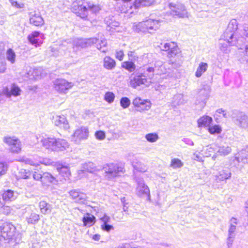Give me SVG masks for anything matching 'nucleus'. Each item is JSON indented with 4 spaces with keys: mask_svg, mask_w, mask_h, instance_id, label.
<instances>
[{
    "mask_svg": "<svg viewBox=\"0 0 248 248\" xmlns=\"http://www.w3.org/2000/svg\"><path fill=\"white\" fill-rule=\"evenodd\" d=\"M43 146L51 151L62 152L69 148L68 143L63 139H55L53 138H45L42 140Z\"/></svg>",
    "mask_w": 248,
    "mask_h": 248,
    "instance_id": "1",
    "label": "nucleus"
},
{
    "mask_svg": "<svg viewBox=\"0 0 248 248\" xmlns=\"http://www.w3.org/2000/svg\"><path fill=\"white\" fill-rule=\"evenodd\" d=\"M160 23L159 20L149 19L135 24L134 28L138 31L152 33L159 28Z\"/></svg>",
    "mask_w": 248,
    "mask_h": 248,
    "instance_id": "2",
    "label": "nucleus"
},
{
    "mask_svg": "<svg viewBox=\"0 0 248 248\" xmlns=\"http://www.w3.org/2000/svg\"><path fill=\"white\" fill-rule=\"evenodd\" d=\"M163 50L169 51V57L172 63L182 61V55L180 49L174 42L165 43L163 46Z\"/></svg>",
    "mask_w": 248,
    "mask_h": 248,
    "instance_id": "3",
    "label": "nucleus"
},
{
    "mask_svg": "<svg viewBox=\"0 0 248 248\" xmlns=\"http://www.w3.org/2000/svg\"><path fill=\"white\" fill-rule=\"evenodd\" d=\"M103 170L107 175L111 178L119 176L125 172L124 166L115 163L105 164Z\"/></svg>",
    "mask_w": 248,
    "mask_h": 248,
    "instance_id": "4",
    "label": "nucleus"
},
{
    "mask_svg": "<svg viewBox=\"0 0 248 248\" xmlns=\"http://www.w3.org/2000/svg\"><path fill=\"white\" fill-rule=\"evenodd\" d=\"M71 9L73 12L82 18H86L88 17V4L82 1H74Z\"/></svg>",
    "mask_w": 248,
    "mask_h": 248,
    "instance_id": "5",
    "label": "nucleus"
},
{
    "mask_svg": "<svg viewBox=\"0 0 248 248\" xmlns=\"http://www.w3.org/2000/svg\"><path fill=\"white\" fill-rule=\"evenodd\" d=\"M73 86V83L64 78H57L53 81L54 88L60 93H67L68 91L71 89Z\"/></svg>",
    "mask_w": 248,
    "mask_h": 248,
    "instance_id": "6",
    "label": "nucleus"
},
{
    "mask_svg": "<svg viewBox=\"0 0 248 248\" xmlns=\"http://www.w3.org/2000/svg\"><path fill=\"white\" fill-rule=\"evenodd\" d=\"M132 104L136 110L140 112L149 110L152 107V103L149 99L137 96L132 101Z\"/></svg>",
    "mask_w": 248,
    "mask_h": 248,
    "instance_id": "7",
    "label": "nucleus"
},
{
    "mask_svg": "<svg viewBox=\"0 0 248 248\" xmlns=\"http://www.w3.org/2000/svg\"><path fill=\"white\" fill-rule=\"evenodd\" d=\"M169 7L170 10V14L173 16L183 18L189 17V15L183 5L170 3Z\"/></svg>",
    "mask_w": 248,
    "mask_h": 248,
    "instance_id": "8",
    "label": "nucleus"
},
{
    "mask_svg": "<svg viewBox=\"0 0 248 248\" xmlns=\"http://www.w3.org/2000/svg\"><path fill=\"white\" fill-rule=\"evenodd\" d=\"M147 82V79L141 74H131L128 81V86L133 88L137 89L142 85H144Z\"/></svg>",
    "mask_w": 248,
    "mask_h": 248,
    "instance_id": "9",
    "label": "nucleus"
},
{
    "mask_svg": "<svg viewBox=\"0 0 248 248\" xmlns=\"http://www.w3.org/2000/svg\"><path fill=\"white\" fill-rule=\"evenodd\" d=\"M136 193L139 197L149 198L150 190L149 186L144 180H141L137 181L136 187Z\"/></svg>",
    "mask_w": 248,
    "mask_h": 248,
    "instance_id": "10",
    "label": "nucleus"
},
{
    "mask_svg": "<svg viewBox=\"0 0 248 248\" xmlns=\"http://www.w3.org/2000/svg\"><path fill=\"white\" fill-rule=\"evenodd\" d=\"M44 35L38 31H33L28 36L29 42L36 47L40 46L43 44Z\"/></svg>",
    "mask_w": 248,
    "mask_h": 248,
    "instance_id": "11",
    "label": "nucleus"
},
{
    "mask_svg": "<svg viewBox=\"0 0 248 248\" xmlns=\"http://www.w3.org/2000/svg\"><path fill=\"white\" fill-rule=\"evenodd\" d=\"M22 91L16 84H12L9 87L6 86L2 89V93L8 97L12 96H18L20 95Z\"/></svg>",
    "mask_w": 248,
    "mask_h": 248,
    "instance_id": "12",
    "label": "nucleus"
},
{
    "mask_svg": "<svg viewBox=\"0 0 248 248\" xmlns=\"http://www.w3.org/2000/svg\"><path fill=\"white\" fill-rule=\"evenodd\" d=\"M30 23L36 27H42L45 24V20L39 13H31L29 18Z\"/></svg>",
    "mask_w": 248,
    "mask_h": 248,
    "instance_id": "13",
    "label": "nucleus"
},
{
    "mask_svg": "<svg viewBox=\"0 0 248 248\" xmlns=\"http://www.w3.org/2000/svg\"><path fill=\"white\" fill-rule=\"evenodd\" d=\"M52 120L55 125L62 129L67 130L69 128V123L64 117L55 115L53 117Z\"/></svg>",
    "mask_w": 248,
    "mask_h": 248,
    "instance_id": "14",
    "label": "nucleus"
},
{
    "mask_svg": "<svg viewBox=\"0 0 248 248\" xmlns=\"http://www.w3.org/2000/svg\"><path fill=\"white\" fill-rule=\"evenodd\" d=\"M213 118L207 115L200 116L197 120V126L199 128H208L213 123Z\"/></svg>",
    "mask_w": 248,
    "mask_h": 248,
    "instance_id": "15",
    "label": "nucleus"
},
{
    "mask_svg": "<svg viewBox=\"0 0 248 248\" xmlns=\"http://www.w3.org/2000/svg\"><path fill=\"white\" fill-rule=\"evenodd\" d=\"M82 221L84 226L91 227L95 223L96 218L92 214L87 213L83 215Z\"/></svg>",
    "mask_w": 248,
    "mask_h": 248,
    "instance_id": "16",
    "label": "nucleus"
},
{
    "mask_svg": "<svg viewBox=\"0 0 248 248\" xmlns=\"http://www.w3.org/2000/svg\"><path fill=\"white\" fill-rule=\"evenodd\" d=\"M89 135V131L87 127H82L77 129L74 134V137L78 140L86 139Z\"/></svg>",
    "mask_w": 248,
    "mask_h": 248,
    "instance_id": "17",
    "label": "nucleus"
},
{
    "mask_svg": "<svg viewBox=\"0 0 248 248\" xmlns=\"http://www.w3.org/2000/svg\"><path fill=\"white\" fill-rule=\"evenodd\" d=\"M57 182L56 178L51 173L47 172L43 173V177L41 181L44 186H48L51 184Z\"/></svg>",
    "mask_w": 248,
    "mask_h": 248,
    "instance_id": "18",
    "label": "nucleus"
},
{
    "mask_svg": "<svg viewBox=\"0 0 248 248\" xmlns=\"http://www.w3.org/2000/svg\"><path fill=\"white\" fill-rule=\"evenodd\" d=\"M70 196L76 202L82 203L85 202V196L83 194L79 193L78 191L75 190H71L69 192Z\"/></svg>",
    "mask_w": 248,
    "mask_h": 248,
    "instance_id": "19",
    "label": "nucleus"
},
{
    "mask_svg": "<svg viewBox=\"0 0 248 248\" xmlns=\"http://www.w3.org/2000/svg\"><path fill=\"white\" fill-rule=\"evenodd\" d=\"M103 66L107 70H112L116 66V62L109 56H106L103 59Z\"/></svg>",
    "mask_w": 248,
    "mask_h": 248,
    "instance_id": "20",
    "label": "nucleus"
},
{
    "mask_svg": "<svg viewBox=\"0 0 248 248\" xmlns=\"http://www.w3.org/2000/svg\"><path fill=\"white\" fill-rule=\"evenodd\" d=\"M154 3V0H135L133 6L136 9L149 6Z\"/></svg>",
    "mask_w": 248,
    "mask_h": 248,
    "instance_id": "21",
    "label": "nucleus"
},
{
    "mask_svg": "<svg viewBox=\"0 0 248 248\" xmlns=\"http://www.w3.org/2000/svg\"><path fill=\"white\" fill-rule=\"evenodd\" d=\"M19 161L20 162H24L26 164L34 167H38L39 166L38 157L31 158H22Z\"/></svg>",
    "mask_w": 248,
    "mask_h": 248,
    "instance_id": "22",
    "label": "nucleus"
},
{
    "mask_svg": "<svg viewBox=\"0 0 248 248\" xmlns=\"http://www.w3.org/2000/svg\"><path fill=\"white\" fill-rule=\"evenodd\" d=\"M208 66V64L206 62H200L195 72V76L197 78L201 77L202 75L206 71Z\"/></svg>",
    "mask_w": 248,
    "mask_h": 248,
    "instance_id": "23",
    "label": "nucleus"
},
{
    "mask_svg": "<svg viewBox=\"0 0 248 248\" xmlns=\"http://www.w3.org/2000/svg\"><path fill=\"white\" fill-rule=\"evenodd\" d=\"M121 67L129 72H134L136 69V65L133 62L127 61L123 62Z\"/></svg>",
    "mask_w": 248,
    "mask_h": 248,
    "instance_id": "24",
    "label": "nucleus"
},
{
    "mask_svg": "<svg viewBox=\"0 0 248 248\" xmlns=\"http://www.w3.org/2000/svg\"><path fill=\"white\" fill-rule=\"evenodd\" d=\"M207 131L211 135H218L221 133L222 127L219 124L210 125L207 128Z\"/></svg>",
    "mask_w": 248,
    "mask_h": 248,
    "instance_id": "25",
    "label": "nucleus"
},
{
    "mask_svg": "<svg viewBox=\"0 0 248 248\" xmlns=\"http://www.w3.org/2000/svg\"><path fill=\"white\" fill-rule=\"evenodd\" d=\"M31 171L29 170L21 169L16 174L17 179H29L30 177Z\"/></svg>",
    "mask_w": 248,
    "mask_h": 248,
    "instance_id": "26",
    "label": "nucleus"
},
{
    "mask_svg": "<svg viewBox=\"0 0 248 248\" xmlns=\"http://www.w3.org/2000/svg\"><path fill=\"white\" fill-rule=\"evenodd\" d=\"M115 99V94L112 92L108 91L103 96L104 100L108 104H112Z\"/></svg>",
    "mask_w": 248,
    "mask_h": 248,
    "instance_id": "27",
    "label": "nucleus"
},
{
    "mask_svg": "<svg viewBox=\"0 0 248 248\" xmlns=\"http://www.w3.org/2000/svg\"><path fill=\"white\" fill-rule=\"evenodd\" d=\"M57 170L59 172L60 174L62 175L64 179H68L71 175V172L68 168L65 166H62L61 167H58Z\"/></svg>",
    "mask_w": 248,
    "mask_h": 248,
    "instance_id": "28",
    "label": "nucleus"
},
{
    "mask_svg": "<svg viewBox=\"0 0 248 248\" xmlns=\"http://www.w3.org/2000/svg\"><path fill=\"white\" fill-rule=\"evenodd\" d=\"M145 139L149 142L154 143L159 140V136L156 133H150L145 135Z\"/></svg>",
    "mask_w": 248,
    "mask_h": 248,
    "instance_id": "29",
    "label": "nucleus"
},
{
    "mask_svg": "<svg viewBox=\"0 0 248 248\" xmlns=\"http://www.w3.org/2000/svg\"><path fill=\"white\" fill-rule=\"evenodd\" d=\"M39 207L40 212L46 215L49 211V205L46 202L42 201L39 203Z\"/></svg>",
    "mask_w": 248,
    "mask_h": 248,
    "instance_id": "30",
    "label": "nucleus"
},
{
    "mask_svg": "<svg viewBox=\"0 0 248 248\" xmlns=\"http://www.w3.org/2000/svg\"><path fill=\"white\" fill-rule=\"evenodd\" d=\"M131 105V101L127 97H122L120 99V106L124 109L128 108Z\"/></svg>",
    "mask_w": 248,
    "mask_h": 248,
    "instance_id": "31",
    "label": "nucleus"
},
{
    "mask_svg": "<svg viewBox=\"0 0 248 248\" xmlns=\"http://www.w3.org/2000/svg\"><path fill=\"white\" fill-rule=\"evenodd\" d=\"M183 165V162L179 158H174L171 160L170 166L173 169L180 168L182 167Z\"/></svg>",
    "mask_w": 248,
    "mask_h": 248,
    "instance_id": "32",
    "label": "nucleus"
},
{
    "mask_svg": "<svg viewBox=\"0 0 248 248\" xmlns=\"http://www.w3.org/2000/svg\"><path fill=\"white\" fill-rule=\"evenodd\" d=\"M40 219L39 215L35 213H31L26 218L28 223L34 224Z\"/></svg>",
    "mask_w": 248,
    "mask_h": 248,
    "instance_id": "33",
    "label": "nucleus"
},
{
    "mask_svg": "<svg viewBox=\"0 0 248 248\" xmlns=\"http://www.w3.org/2000/svg\"><path fill=\"white\" fill-rule=\"evenodd\" d=\"M10 150L11 152L14 153H19L21 150V144L20 141L18 140L17 141L15 142L11 147H10Z\"/></svg>",
    "mask_w": 248,
    "mask_h": 248,
    "instance_id": "34",
    "label": "nucleus"
},
{
    "mask_svg": "<svg viewBox=\"0 0 248 248\" xmlns=\"http://www.w3.org/2000/svg\"><path fill=\"white\" fill-rule=\"evenodd\" d=\"M107 42L106 40H102L98 41L96 45L97 48L103 52H106L108 51L107 48Z\"/></svg>",
    "mask_w": 248,
    "mask_h": 248,
    "instance_id": "35",
    "label": "nucleus"
},
{
    "mask_svg": "<svg viewBox=\"0 0 248 248\" xmlns=\"http://www.w3.org/2000/svg\"><path fill=\"white\" fill-rule=\"evenodd\" d=\"M6 58L11 62L14 63L16 61V54L15 52L11 49H9L6 52Z\"/></svg>",
    "mask_w": 248,
    "mask_h": 248,
    "instance_id": "36",
    "label": "nucleus"
},
{
    "mask_svg": "<svg viewBox=\"0 0 248 248\" xmlns=\"http://www.w3.org/2000/svg\"><path fill=\"white\" fill-rule=\"evenodd\" d=\"M18 139L14 137H4L3 138V142L11 147L15 142L17 141Z\"/></svg>",
    "mask_w": 248,
    "mask_h": 248,
    "instance_id": "37",
    "label": "nucleus"
},
{
    "mask_svg": "<svg viewBox=\"0 0 248 248\" xmlns=\"http://www.w3.org/2000/svg\"><path fill=\"white\" fill-rule=\"evenodd\" d=\"M94 136L96 139L99 140H103L105 139L106 135L105 131L98 130L95 132Z\"/></svg>",
    "mask_w": 248,
    "mask_h": 248,
    "instance_id": "38",
    "label": "nucleus"
},
{
    "mask_svg": "<svg viewBox=\"0 0 248 248\" xmlns=\"http://www.w3.org/2000/svg\"><path fill=\"white\" fill-rule=\"evenodd\" d=\"M232 150L231 147L229 146L220 147L218 150V152L221 155H225L231 153Z\"/></svg>",
    "mask_w": 248,
    "mask_h": 248,
    "instance_id": "39",
    "label": "nucleus"
},
{
    "mask_svg": "<svg viewBox=\"0 0 248 248\" xmlns=\"http://www.w3.org/2000/svg\"><path fill=\"white\" fill-rule=\"evenodd\" d=\"M220 180H223L228 179L231 177V173L225 170H222L219 172V175L217 176Z\"/></svg>",
    "mask_w": 248,
    "mask_h": 248,
    "instance_id": "40",
    "label": "nucleus"
},
{
    "mask_svg": "<svg viewBox=\"0 0 248 248\" xmlns=\"http://www.w3.org/2000/svg\"><path fill=\"white\" fill-rule=\"evenodd\" d=\"M3 198L4 200L8 201L12 200L15 198L14 192L12 190H7L3 194Z\"/></svg>",
    "mask_w": 248,
    "mask_h": 248,
    "instance_id": "41",
    "label": "nucleus"
},
{
    "mask_svg": "<svg viewBox=\"0 0 248 248\" xmlns=\"http://www.w3.org/2000/svg\"><path fill=\"white\" fill-rule=\"evenodd\" d=\"M225 40L229 44L233 42V33L232 32L226 31L224 33Z\"/></svg>",
    "mask_w": 248,
    "mask_h": 248,
    "instance_id": "42",
    "label": "nucleus"
},
{
    "mask_svg": "<svg viewBox=\"0 0 248 248\" xmlns=\"http://www.w3.org/2000/svg\"><path fill=\"white\" fill-rule=\"evenodd\" d=\"M32 77L31 78H33L35 80L39 79L41 77V72L40 70L38 69H33L32 71Z\"/></svg>",
    "mask_w": 248,
    "mask_h": 248,
    "instance_id": "43",
    "label": "nucleus"
},
{
    "mask_svg": "<svg viewBox=\"0 0 248 248\" xmlns=\"http://www.w3.org/2000/svg\"><path fill=\"white\" fill-rule=\"evenodd\" d=\"M88 9L92 11L93 13H96L100 10L101 8L98 5L89 4H88Z\"/></svg>",
    "mask_w": 248,
    "mask_h": 248,
    "instance_id": "44",
    "label": "nucleus"
},
{
    "mask_svg": "<svg viewBox=\"0 0 248 248\" xmlns=\"http://www.w3.org/2000/svg\"><path fill=\"white\" fill-rule=\"evenodd\" d=\"M11 5L17 9L23 8L24 6L23 3L21 2H18L15 0H9Z\"/></svg>",
    "mask_w": 248,
    "mask_h": 248,
    "instance_id": "45",
    "label": "nucleus"
},
{
    "mask_svg": "<svg viewBox=\"0 0 248 248\" xmlns=\"http://www.w3.org/2000/svg\"><path fill=\"white\" fill-rule=\"evenodd\" d=\"M32 177L34 180L40 181L41 182L43 177V174H42L38 171H35L33 173Z\"/></svg>",
    "mask_w": 248,
    "mask_h": 248,
    "instance_id": "46",
    "label": "nucleus"
},
{
    "mask_svg": "<svg viewBox=\"0 0 248 248\" xmlns=\"http://www.w3.org/2000/svg\"><path fill=\"white\" fill-rule=\"evenodd\" d=\"M124 52L122 50L118 49L116 51L115 57L121 61L123 60L124 57Z\"/></svg>",
    "mask_w": 248,
    "mask_h": 248,
    "instance_id": "47",
    "label": "nucleus"
},
{
    "mask_svg": "<svg viewBox=\"0 0 248 248\" xmlns=\"http://www.w3.org/2000/svg\"><path fill=\"white\" fill-rule=\"evenodd\" d=\"M101 228L102 230L106 232H109L110 230L113 229V226L108 224H102L101 225Z\"/></svg>",
    "mask_w": 248,
    "mask_h": 248,
    "instance_id": "48",
    "label": "nucleus"
},
{
    "mask_svg": "<svg viewBox=\"0 0 248 248\" xmlns=\"http://www.w3.org/2000/svg\"><path fill=\"white\" fill-rule=\"evenodd\" d=\"M38 159H39V166L41 164H43V165H44L46 166H48L51 164L50 161L47 159L42 158L40 157H38Z\"/></svg>",
    "mask_w": 248,
    "mask_h": 248,
    "instance_id": "49",
    "label": "nucleus"
},
{
    "mask_svg": "<svg viewBox=\"0 0 248 248\" xmlns=\"http://www.w3.org/2000/svg\"><path fill=\"white\" fill-rule=\"evenodd\" d=\"M216 115L220 116L222 115L224 117H227V113L226 111L222 108H219L216 111Z\"/></svg>",
    "mask_w": 248,
    "mask_h": 248,
    "instance_id": "50",
    "label": "nucleus"
},
{
    "mask_svg": "<svg viewBox=\"0 0 248 248\" xmlns=\"http://www.w3.org/2000/svg\"><path fill=\"white\" fill-rule=\"evenodd\" d=\"M6 171V167L3 163H0V176L4 174Z\"/></svg>",
    "mask_w": 248,
    "mask_h": 248,
    "instance_id": "51",
    "label": "nucleus"
},
{
    "mask_svg": "<svg viewBox=\"0 0 248 248\" xmlns=\"http://www.w3.org/2000/svg\"><path fill=\"white\" fill-rule=\"evenodd\" d=\"M101 220L103 222L102 224H108L110 221V217L108 216L105 215L101 218Z\"/></svg>",
    "mask_w": 248,
    "mask_h": 248,
    "instance_id": "52",
    "label": "nucleus"
},
{
    "mask_svg": "<svg viewBox=\"0 0 248 248\" xmlns=\"http://www.w3.org/2000/svg\"><path fill=\"white\" fill-rule=\"evenodd\" d=\"M127 56L129 58H131L134 60H136V59L138 58V56L136 55L135 52L133 51H129L127 53Z\"/></svg>",
    "mask_w": 248,
    "mask_h": 248,
    "instance_id": "53",
    "label": "nucleus"
},
{
    "mask_svg": "<svg viewBox=\"0 0 248 248\" xmlns=\"http://www.w3.org/2000/svg\"><path fill=\"white\" fill-rule=\"evenodd\" d=\"M194 159L197 161H202V157L197 153H195L194 154Z\"/></svg>",
    "mask_w": 248,
    "mask_h": 248,
    "instance_id": "54",
    "label": "nucleus"
},
{
    "mask_svg": "<svg viewBox=\"0 0 248 248\" xmlns=\"http://www.w3.org/2000/svg\"><path fill=\"white\" fill-rule=\"evenodd\" d=\"M92 238L94 241H99L100 239V235L99 234H95L92 236Z\"/></svg>",
    "mask_w": 248,
    "mask_h": 248,
    "instance_id": "55",
    "label": "nucleus"
},
{
    "mask_svg": "<svg viewBox=\"0 0 248 248\" xmlns=\"http://www.w3.org/2000/svg\"><path fill=\"white\" fill-rule=\"evenodd\" d=\"M235 230V226H231L229 229V232L230 233H233Z\"/></svg>",
    "mask_w": 248,
    "mask_h": 248,
    "instance_id": "56",
    "label": "nucleus"
},
{
    "mask_svg": "<svg viewBox=\"0 0 248 248\" xmlns=\"http://www.w3.org/2000/svg\"><path fill=\"white\" fill-rule=\"evenodd\" d=\"M6 70L5 65L3 64L2 65L1 67H0V72L3 73L5 72Z\"/></svg>",
    "mask_w": 248,
    "mask_h": 248,
    "instance_id": "57",
    "label": "nucleus"
},
{
    "mask_svg": "<svg viewBox=\"0 0 248 248\" xmlns=\"http://www.w3.org/2000/svg\"><path fill=\"white\" fill-rule=\"evenodd\" d=\"M133 167L137 170H138L139 171H143V172H145V170H140L139 168H138L136 166H135L134 165H133Z\"/></svg>",
    "mask_w": 248,
    "mask_h": 248,
    "instance_id": "58",
    "label": "nucleus"
},
{
    "mask_svg": "<svg viewBox=\"0 0 248 248\" xmlns=\"http://www.w3.org/2000/svg\"><path fill=\"white\" fill-rule=\"evenodd\" d=\"M89 41H91L92 43H94L97 41V40L96 39H90Z\"/></svg>",
    "mask_w": 248,
    "mask_h": 248,
    "instance_id": "59",
    "label": "nucleus"
},
{
    "mask_svg": "<svg viewBox=\"0 0 248 248\" xmlns=\"http://www.w3.org/2000/svg\"><path fill=\"white\" fill-rule=\"evenodd\" d=\"M212 149V147L211 146H208L206 148V150H209V152H211V151H210L209 150L210 149Z\"/></svg>",
    "mask_w": 248,
    "mask_h": 248,
    "instance_id": "60",
    "label": "nucleus"
},
{
    "mask_svg": "<svg viewBox=\"0 0 248 248\" xmlns=\"http://www.w3.org/2000/svg\"><path fill=\"white\" fill-rule=\"evenodd\" d=\"M124 2H129L131 0H122Z\"/></svg>",
    "mask_w": 248,
    "mask_h": 248,
    "instance_id": "61",
    "label": "nucleus"
}]
</instances>
